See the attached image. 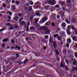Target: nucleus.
<instances>
[{"label":"nucleus","instance_id":"f257e3e1","mask_svg":"<svg viewBox=\"0 0 77 77\" xmlns=\"http://www.w3.org/2000/svg\"><path fill=\"white\" fill-rule=\"evenodd\" d=\"M17 57H10L9 59L8 60H7V61L8 62H11V61H15V60H17Z\"/></svg>","mask_w":77,"mask_h":77},{"label":"nucleus","instance_id":"f03ea898","mask_svg":"<svg viewBox=\"0 0 77 77\" xmlns=\"http://www.w3.org/2000/svg\"><path fill=\"white\" fill-rule=\"evenodd\" d=\"M48 2L49 4L52 5H54L56 4V1L54 0H49Z\"/></svg>","mask_w":77,"mask_h":77},{"label":"nucleus","instance_id":"7ed1b4c3","mask_svg":"<svg viewBox=\"0 0 77 77\" xmlns=\"http://www.w3.org/2000/svg\"><path fill=\"white\" fill-rule=\"evenodd\" d=\"M48 19V18H47V17H44L42 19V20H40V22L41 23H43L45 22Z\"/></svg>","mask_w":77,"mask_h":77},{"label":"nucleus","instance_id":"20e7f679","mask_svg":"<svg viewBox=\"0 0 77 77\" xmlns=\"http://www.w3.org/2000/svg\"><path fill=\"white\" fill-rule=\"evenodd\" d=\"M72 39L73 40V41H74L77 42V37L76 36H74L72 38Z\"/></svg>","mask_w":77,"mask_h":77},{"label":"nucleus","instance_id":"39448f33","mask_svg":"<svg viewBox=\"0 0 77 77\" xmlns=\"http://www.w3.org/2000/svg\"><path fill=\"white\" fill-rule=\"evenodd\" d=\"M75 71H77V66H75L74 67H72V71H74V70Z\"/></svg>","mask_w":77,"mask_h":77},{"label":"nucleus","instance_id":"423d86ee","mask_svg":"<svg viewBox=\"0 0 77 77\" xmlns=\"http://www.w3.org/2000/svg\"><path fill=\"white\" fill-rule=\"evenodd\" d=\"M14 27L13 26H10L9 27V28H8V30H14Z\"/></svg>","mask_w":77,"mask_h":77},{"label":"nucleus","instance_id":"0eeeda50","mask_svg":"<svg viewBox=\"0 0 77 77\" xmlns=\"http://www.w3.org/2000/svg\"><path fill=\"white\" fill-rule=\"evenodd\" d=\"M29 60L28 59L26 58L23 61V63L24 64H25V63H27V62H29Z\"/></svg>","mask_w":77,"mask_h":77},{"label":"nucleus","instance_id":"6e6552de","mask_svg":"<svg viewBox=\"0 0 77 77\" xmlns=\"http://www.w3.org/2000/svg\"><path fill=\"white\" fill-rule=\"evenodd\" d=\"M63 28H65V27H66V23H63L62 24H61V26Z\"/></svg>","mask_w":77,"mask_h":77},{"label":"nucleus","instance_id":"1a4fd4ad","mask_svg":"<svg viewBox=\"0 0 77 77\" xmlns=\"http://www.w3.org/2000/svg\"><path fill=\"white\" fill-rule=\"evenodd\" d=\"M19 19V17H18V16H16L14 17V20H15L16 21H18V19Z\"/></svg>","mask_w":77,"mask_h":77},{"label":"nucleus","instance_id":"9d476101","mask_svg":"<svg viewBox=\"0 0 77 77\" xmlns=\"http://www.w3.org/2000/svg\"><path fill=\"white\" fill-rule=\"evenodd\" d=\"M53 45L54 48H56V47H57V44H56V41H54V42Z\"/></svg>","mask_w":77,"mask_h":77},{"label":"nucleus","instance_id":"9b49d317","mask_svg":"<svg viewBox=\"0 0 77 77\" xmlns=\"http://www.w3.org/2000/svg\"><path fill=\"white\" fill-rule=\"evenodd\" d=\"M62 18H65V15H64V12H62L61 14Z\"/></svg>","mask_w":77,"mask_h":77},{"label":"nucleus","instance_id":"f8f14e48","mask_svg":"<svg viewBox=\"0 0 77 77\" xmlns=\"http://www.w3.org/2000/svg\"><path fill=\"white\" fill-rule=\"evenodd\" d=\"M50 30L49 29L46 30V32H45V34H47V35H48L50 33Z\"/></svg>","mask_w":77,"mask_h":77},{"label":"nucleus","instance_id":"ddd939ff","mask_svg":"<svg viewBox=\"0 0 77 77\" xmlns=\"http://www.w3.org/2000/svg\"><path fill=\"white\" fill-rule=\"evenodd\" d=\"M67 42L68 43H71V39L70 38H69L67 39Z\"/></svg>","mask_w":77,"mask_h":77},{"label":"nucleus","instance_id":"4468645a","mask_svg":"<svg viewBox=\"0 0 77 77\" xmlns=\"http://www.w3.org/2000/svg\"><path fill=\"white\" fill-rule=\"evenodd\" d=\"M8 41V39L7 38H6L2 40V42H7V41Z\"/></svg>","mask_w":77,"mask_h":77},{"label":"nucleus","instance_id":"2eb2a0df","mask_svg":"<svg viewBox=\"0 0 77 77\" xmlns=\"http://www.w3.org/2000/svg\"><path fill=\"white\" fill-rule=\"evenodd\" d=\"M51 6L49 5H46L45 6V8H46V9H51Z\"/></svg>","mask_w":77,"mask_h":77},{"label":"nucleus","instance_id":"dca6fc26","mask_svg":"<svg viewBox=\"0 0 77 77\" xmlns=\"http://www.w3.org/2000/svg\"><path fill=\"white\" fill-rule=\"evenodd\" d=\"M20 24L21 25H22V26H24V25H25V24H26V22L24 21H22Z\"/></svg>","mask_w":77,"mask_h":77},{"label":"nucleus","instance_id":"f3484780","mask_svg":"<svg viewBox=\"0 0 77 77\" xmlns=\"http://www.w3.org/2000/svg\"><path fill=\"white\" fill-rule=\"evenodd\" d=\"M63 54H66L67 52H66V51L65 49H63Z\"/></svg>","mask_w":77,"mask_h":77},{"label":"nucleus","instance_id":"a211bd4d","mask_svg":"<svg viewBox=\"0 0 77 77\" xmlns=\"http://www.w3.org/2000/svg\"><path fill=\"white\" fill-rule=\"evenodd\" d=\"M55 51L56 54H57V55H59V52H58V50H57V49H55Z\"/></svg>","mask_w":77,"mask_h":77},{"label":"nucleus","instance_id":"6ab92c4d","mask_svg":"<svg viewBox=\"0 0 77 77\" xmlns=\"http://www.w3.org/2000/svg\"><path fill=\"white\" fill-rule=\"evenodd\" d=\"M15 48H17V50H20L21 48V47H19V46H18L17 45L15 47Z\"/></svg>","mask_w":77,"mask_h":77},{"label":"nucleus","instance_id":"aec40b11","mask_svg":"<svg viewBox=\"0 0 77 77\" xmlns=\"http://www.w3.org/2000/svg\"><path fill=\"white\" fill-rule=\"evenodd\" d=\"M66 32L68 35H71V32H70L69 30H67Z\"/></svg>","mask_w":77,"mask_h":77},{"label":"nucleus","instance_id":"412c9836","mask_svg":"<svg viewBox=\"0 0 77 77\" xmlns=\"http://www.w3.org/2000/svg\"><path fill=\"white\" fill-rule=\"evenodd\" d=\"M65 21L66 22V23L67 24H70V22L67 19H66L65 20Z\"/></svg>","mask_w":77,"mask_h":77},{"label":"nucleus","instance_id":"4be33fe9","mask_svg":"<svg viewBox=\"0 0 77 77\" xmlns=\"http://www.w3.org/2000/svg\"><path fill=\"white\" fill-rule=\"evenodd\" d=\"M50 22L48 21L46 23L45 25L46 26H48V25H50Z\"/></svg>","mask_w":77,"mask_h":77},{"label":"nucleus","instance_id":"5701e85b","mask_svg":"<svg viewBox=\"0 0 77 77\" xmlns=\"http://www.w3.org/2000/svg\"><path fill=\"white\" fill-rule=\"evenodd\" d=\"M35 26L36 27H37L38 28H39V27H41V26H40V25H39L38 24V23H36Z\"/></svg>","mask_w":77,"mask_h":77},{"label":"nucleus","instance_id":"b1692460","mask_svg":"<svg viewBox=\"0 0 77 77\" xmlns=\"http://www.w3.org/2000/svg\"><path fill=\"white\" fill-rule=\"evenodd\" d=\"M49 41L50 42H51V43H52V42H53V39H52V38L51 37H50L49 39Z\"/></svg>","mask_w":77,"mask_h":77},{"label":"nucleus","instance_id":"393cba45","mask_svg":"<svg viewBox=\"0 0 77 77\" xmlns=\"http://www.w3.org/2000/svg\"><path fill=\"white\" fill-rule=\"evenodd\" d=\"M29 9L28 11V12H30V11H31V10L32 9V6H30L29 7Z\"/></svg>","mask_w":77,"mask_h":77},{"label":"nucleus","instance_id":"a878e982","mask_svg":"<svg viewBox=\"0 0 77 77\" xmlns=\"http://www.w3.org/2000/svg\"><path fill=\"white\" fill-rule=\"evenodd\" d=\"M43 29L45 30H47L48 29H48V28L47 26H45L43 27Z\"/></svg>","mask_w":77,"mask_h":77},{"label":"nucleus","instance_id":"bb28decb","mask_svg":"<svg viewBox=\"0 0 77 77\" xmlns=\"http://www.w3.org/2000/svg\"><path fill=\"white\" fill-rule=\"evenodd\" d=\"M19 55H20V54H16V56H15V57H16L17 59V58H18V57H19Z\"/></svg>","mask_w":77,"mask_h":77},{"label":"nucleus","instance_id":"cd10ccee","mask_svg":"<svg viewBox=\"0 0 77 77\" xmlns=\"http://www.w3.org/2000/svg\"><path fill=\"white\" fill-rule=\"evenodd\" d=\"M65 32H62L61 33V35L62 36H64L65 35Z\"/></svg>","mask_w":77,"mask_h":77},{"label":"nucleus","instance_id":"c85d7f7f","mask_svg":"<svg viewBox=\"0 0 77 77\" xmlns=\"http://www.w3.org/2000/svg\"><path fill=\"white\" fill-rule=\"evenodd\" d=\"M36 15L37 16H39V17H40L41 16V14H40V13L39 12H37L36 13Z\"/></svg>","mask_w":77,"mask_h":77},{"label":"nucleus","instance_id":"c756f323","mask_svg":"<svg viewBox=\"0 0 77 77\" xmlns=\"http://www.w3.org/2000/svg\"><path fill=\"white\" fill-rule=\"evenodd\" d=\"M73 63L74 65H76V63H77V61H73Z\"/></svg>","mask_w":77,"mask_h":77},{"label":"nucleus","instance_id":"7c9ffc66","mask_svg":"<svg viewBox=\"0 0 77 77\" xmlns=\"http://www.w3.org/2000/svg\"><path fill=\"white\" fill-rule=\"evenodd\" d=\"M30 30H34L35 29V27L34 26H31L30 27Z\"/></svg>","mask_w":77,"mask_h":77},{"label":"nucleus","instance_id":"2f4dec72","mask_svg":"<svg viewBox=\"0 0 77 77\" xmlns=\"http://www.w3.org/2000/svg\"><path fill=\"white\" fill-rule=\"evenodd\" d=\"M33 15H31V17L30 18V20L31 21H32V20H33Z\"/></svg>","mask_w":77,"mask_h":77},{"label":"nucleus","instance_id":"473e14b6","mask_svg":"<svg viewBox=\"0 0 77 77\" xmlns=\"http://www.w3.org/2000/svg\"><path fill=\"white\" fill-rule=\"evenodd\" d=\"M15 9V6H13L11 7V9L12 10H14Z\"/></svg>","mask_w":77,"mask_h":77},{"label":"nucleus","instance_id":"72a5a7b5","mask_svg":"<svg viewBox=\"0 0 77 77\" xmlns=\"http://www.w3.org/2000/svg\"><path fill=\"white\" fill-rule=\"evenodd\" d=\"M65 68L66 69V70H67V71H68V67L67 66H65Z\"/></svg>","mask_w":77,"mask_h":77},{"label":"nucleus","instance_id":"f704fd0d","mask_svg":"<svg viewBox=\"0 0 77 77\" xmlns=\"http://www.w3.org/2000/svg\"><path fill=\"white\" fill-rule=\"evenodd\" d=\"M58 40H59V41H62V38H61L60 36H59L58 38Z\"/></svg>","mask_w":77,"mask_h":77},{"label":"nucleus","instance_id":"c9c22d12","mask_svg":"<svg viewBox=\"0 0 77 77\" xmlns=\"http://www.w3.org/2000/svg\"><path fill=\"white\" fill-rule=\"evenodd\" d=\"M72 30H76V29H77L74 27V26L72 25Z\"/></svg>","mask_w":77,"mask_h":77},{"label":"nucleus","instance_id":"e433bc0d","mask_svg":"<svg viewBox=\"0 0 77 77\" xmlns=\"http://www.w3.org/2000/svg\"><path fill=\"white\" fill-rule=\"evenodd\" d=\"M61 66L62 67H64V65H63V63H61Z\"/></svg>","mask_w":77,"mask_h":77},{"label":"nucleus","instance_id":"4c0bfd02","mask_svg":"<svg viewBox=\"0 0 77 77\" xmlns=\"http://www.w3.org/2000/svg\"><path fill=\"white\" fill-rule=\"evenodd\" d=\"M55 8H59L60 6L59 5H55Z\"/></svg>","mask_w":77,"mask_h":77},{"label":"nucleus","instance_id":"58836bf2","mask_svg":"<svg viewBox=\"0 0 77 77\" xmlns=\"http://www.w3.org/2000/svg\"><path fill=\"white\" fill-rule=\"evenodd\" d=\"M18 27H19L18 25H15V28H16V29H15V30L16 31V30H17V29L18 28Z\"/></svg>","mask_w":77,"mask_h":77},{"label":"nucleus","instance_id":"ea45409f","mask_svg":"<svg viewBox=\"0 0 77 77\" xmlns=\"http://www.w3.org/2000/svg\"><path fill=\"white\" fill-rule=\"evenodd\" d=\"M51 25H52V26H53V27H54L55 26V24L53 23H51Z\"/></svg>","mask_w":77,"mask_h":77},{"label":"nucleus","instance_id":"a19ab883","mask_svg":"<svg viewBox=\"0 0 77 77\" xmlns=\"http://www.w3.org/2000/svg\"><path fill=\"white\" fill-rule=\"evenodd\" d=\"M23 17L20 18V19L19 20L20 23H21V21H22L23 20Z\"/></svg>","mask_w":77,"mask_h":77},{"label":"nucleus","instance_id":"79ce46f5","mask_svg":"<svg viewBox=\"0 0 77 77\" xmlns=\"http://www.w3.org/2000/svg\"><path fill=\"white\" fill-rule=\"evenodd\" d=\"M29 4L31 5H32L33 4V2L32 1H31L29 3Z\"/></svg>","mask_w":77,"mask_h":77},{"label":"nucleus","instance_id":"37998d69","mask_svg":"<svg viewBox=\"0 0 77 77\" xmlns=\"http://www.w3.org/2000/svg\"><path fill=\"white\" fill-rule=\"evenodd\" d=\"M11 42L13 43V44H14L15 43V42H14V40L13 39H12L11 40Z\"/></svg>","mask_w":77,"mask_h":77},{"label":"nucleus","instance_id":"c03bdc74","mask_svg":"<svg viewBox=\"0 0 77 77\" xmlns=\"http://www.w3.org/2000/svg\"><path fill=\"white\" fill-rule=\"evenodd\" d=\"M5 46V43H3L2 44V47H4Z\"/></svg>","mask_w":77,"mask_h":77},{"label":"nucleus","instance_id":"a18cd8bd","mask_svg":"<svg viewBox=\"0 0 77 77\" xmlns=\"http://www.w3.org/2000/svg\"><path fill=\"white\" fill-rule=\"evenodd\" d=\"M67 3H71V0H69L68 1H67L66 2Z\"/></svg>","mask_w":77,"mask_h":77},{"label":"nucleus","instance_id":"49530a36","mask_svg":"<svg viewBox=\"0 0 77 77\" xmlns=\"http://www.w3.org/2000/svg\"><path fill=\"white\" fill-rule=\"evenodd\" d=\"M74 55H75V57L77 58V52L75 53L74 54Z\"/></svg>","mask_w":77,"mask_h":77},{"label":"nucleus","instance_id":"de8ad7c7","mask_svg":"<svg viewBox=\"0 0 77 77\" xmlns=\"http://www.w3.org/2000/svg\"><path fill=\"white\" fill-rule=\"evenodd\" d=\"M44 37L46 39H47V38H48V35H45L44 36Z\"/></svg>","mask_w":77,"mask_h":77},{"label":"nucleus","instance_id":"09e8293b","mask_svg":"<svg viewBox=\"0 0 77 77\" xmlns=\"http://www.w3.org/2000/svg\"><path fill=\"white\" fill-rule=\"evenodd\" d=\"M38 20L36 19L35 20V22H34V23H38Z\"/></svg>","mask_w":77,"mask_h":77},{"label":"nucleus","instance_id":"8fccbe9b","mask_svg":"<svg viewBox=\"0 0 77 77\" xmlns=\"http://www.w3.org/2000/svg\"><path fill=\"white\" fill-rule=\"evenodd\" d=\"M43 28H44V27H42V26L41 27V26H40V30H42V29H44Z\"/></svg>","mask_w":77,"mask_h":77},{"label":"nucleus","instance_id":"3c124183","mask_svg":"<svg viewBox=\"0 0 77 77\" xmlns=\"http://www.w3.org/2000/svg\"><path fill=\"white\" fill-rule=\"evenodd\" d=\"M3 30H4V29H0V32H3Z\"/></svg>","mask_w":77,"mask_h":77},{"label":"nucleus","instance_id":"603ef678","mask_svg":"<svg viewBox=\"0 0 77 77\" xmlns=\"http://www.w3.org/2000/svg\"><path fill=\"white\" fill-rule=\"evenodd\" d=\"M67 27L68 29H71V26L70 25H68Z\"/></svg>","mask_w":77,"mask_h":77},{"label":"nucleus","instance_id":"864d4df0","mask_svg":"<svg viewBox=\"0 0 77 77\" xmlns=\"http://www.w3.org/2000/svg\"><path fill=\"white\" fill-rule=\"evenodd\" d=\"M36 5H40V3L39 1H38L36 3Z\"/></svg>","mask_w":77,"mask_h":77},{"label":"nucleus","instance_id":"5fc2aeb1","mask_svg":"<svg viewBox=\"0 0 77 77\" xmlns=\"http://www.w3.org/2000/svg\"><path fill=\"white\" fill-rule=\"evenodd\" d=\"M34 54L36 56H38V54H39V53H35Z\"/></svg>","mask_w":77,"mask_h":77},{"label":"nucleus","instance_id":"6e6d98bb","mask_svg":"<svg viewBox=\"0 0 77 77\" xmlns=\"http://www.w3.org/2000/svg\"><path fill=\"white\" fill-rule=\"evenodd\" d=\"M57 18L58 19H59V18H60V16H59V15H57Z\"/></svg>","mask_w":77,"mask_h":77},{"label":"nucleus","instance_id":"4d7b16f0","mask_svg":"<svg viewBox=\"0 0 77 77\" xmlns=\"http://www.w3.org/2000/svg\"><path fill=\"white\" fill-rule=\"evenodd\" d=\"M57 59L58 61V60H60V58L59 57H57Z\"/></svg>","mask_w":77,"mask_h":77},{"label":"nucleus","instance_id":"13d9d810","mask_svg":"<svg viewBox=\"0 0 77 77\" xmlns=\"http://www.w3.org/2000/svg\"><path fill=\"white\" fill-rule=\"evenodd\" d=\"M16 4H17V5H19V2L18 1H16Z\"/></svg>","mask_w":77,"mask_h":77},{"label":"nucleus","instance_id":"bf43d9fd","mask_svg":"<svg viewBox=\"0 0 77 77\" xmlns=\"http://www.w3.org/2000/svg\"><path fill=\"white\" fill-rule=\"evenodd\" d=\"M8 19H9V20L11 19V17H10L9 15H8Z\"/></svg>","mask_w":77,"mask_h":77},{"label":"nucleus","instance_id":"052dcab7","mask_svg":"<svg viewBox=\"0 0 77 77\" xmlns=\"http://www.w3.org/2000/svg\"><path fill=\"white\" fill-rule=\"evenodd\" d=\"M57 35H57V34H56L55 35H54V38H56V37H57Z\"/></svg>","mask_w":77,"mask_h":77},{"label":"nucleus","instance_id":"680f3d73","mask_svg":"<svg viewBox=\"0 0 77 77\" xmlns=\"http://www.w3.org/2000/svg\"><path fill=\"white\" fill-rule=\"evenodd\" d=\"M29 26H27V29H26L27 32V31H29Z\"/></svg>","mask_w":77,"mask_h":77},{"label":"nucleus","instance_id":"e2e57ef3","mask_svg":"<svg viewBox=\"0 0 77 77\" xmlns=\"http://www.w3.org/2000/svg\"><path fill=\"white\" fill-rule=\"evenodd\" d=\"M66 46L67 47H68V48L69 47V44H66Z\"/></svg>","mask_w":77,"mask_h":77},{"label":"nucleus","instance_id":"0e129e2a","mask_svg":"<svg viewBox=\"0 0 77 77\" xmlns=\"http://www.w3.org/2000/svg\"><path fill=\"white\" fill-rule=\"evenodd\" d=\"M12 12H10V13L9 14L10 15H11V16H12Z\"/></svg>","mask_w":77,"mask_h":77},{"label":"nucleus","instance_id":"69168bd1","mask_svg":"<svg viewBox=\"0 0 77 77\" xmlns=\"http://www.w3.org/2000/svg\"><path fill=\"white\" fill-rule=\"evenodd\" d=\"M25 10H26L28 9V8L27 7H26L24 8Z\"/></svg>","mask_w":77,"mask_h":77},{"label":"nucleus","instance_id":"338daca9","mask_svg":"<svg viewBox=\"0 0 77 77\" xmlns=\"http://www.w3.org/2000/svg\"><path fill=\"white\" fill-rule=\"evenodd\" d=\"M75 33L76 34V35H77V29H76V30L75 31Z\"/></svg>","mask_w":77,"mask_h":77},{"label":"nucleus","instance_id":"774afa93","mask_svg":"<svg viewBox=\"0 0 77 77\" xmlns=\"http://www.w3.org/2000/svg\"><path fill=\"white\" fill-rule=\"evenodd\" d=\"M11 48V47L10 46H8L7 47V49H9Z\"/></svg>","mask_w":77,"mask_h":77}]
</instances>
